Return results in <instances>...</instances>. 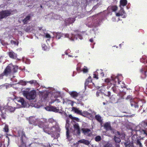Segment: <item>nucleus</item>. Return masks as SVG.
<instances>
[{
	"label": "nucleus",
	"mask_w": 147,
	"mask_h": 147,
	"mask_svg": "<svg viewBox=\"0 0 147 147\" xmlns=\"http://www.w3.org/2000/svg\"><path fill=\"white\" fill-rule=\"evenodd\" d=\"M18 134L19 136H20V141L18 143L19 147H31V144L28 143V139L23 130L19 131Z\"/></svg>",
	"instance_id": "f257e3e1"
},
{
	"label": "nucleus",
	"mask_w": 147,
	"mask_h": 147,
	"mask_svg": "<svg viewBox=\"0 0 147 147\" xmlns=\"http://www.w3.org/2000/svg\"><path fill=\"white\" fill-rule=\"evenodd\" d=\"M18 68L16 66L10 64L6 67L3 72L5 76H7L9 75L10 74L12 71L13 73L16 72Z\"/></svg>",
	"instance_id": "f03ea898"
},
{
	"label": "nucleus",
	"mask_w": 147,
	"mask_h": 147,
	"mask_svg": "<svg viewBox=\"0 0 147 147\" xmlns=\"http://www.w3.org/2000/svg\"><path fill=\"white\" fill-rule=\"evenodd\" d=\"M28 121L30 124L35 126L38 125L40 128H42V125H44V122L40 121L38 119H36L34 117L31 116L29 117Z\"/></svg>",
	"instance_id": "7ed1b4c3"
},
{
	"label": "nucleus",
	"mask_w": 147,
	"mask_h": 147,
	"mask_svg": "<svg viewBox=\"0 0 147 147\" xmlns=\"http://www.w3.org/2000/svg\"><path fill=\"white\" fill-rule=\"evenodd\" d=\"M25 94L26 98L30 100H34L36 96V92L34 90L30 92H26Z\"/></svg>",
	"instance_id": "20e7f679"
},
{
	"label": "nucleus",
	"mask_w": 147,
	"mask_h": 147,
	"mask_svg": "<svg viewBox=\"0 0 147 147\" xmlns=\"http://www.w3.org/2000/svg\"><path fill=\"white\" fill-rule=\"evenodd\" d=\"M12 11L10 10H2L0 11V19H2L10 16Z\"/></svg>",
	"instance_id": "39448f33"
},
{
	"label": "nucleus",
	"mask_w": 147,
	"mask_h": 147,
	"mask_svg": "<svg viewBox=\"0 0 147 147\" xmlns=\"http://www.w3.org/2000/svg\"><path fill=\"white\" fill-rule=\"evenodd\" d=\"M111 81H114L115 83H116L117 82V81L118 84H120L121 82V81H119L118 77L117 76L116 77L112 76L111 79L107 78L105 80V82L107 83L108 84L112 85V83L111 82Z\"/></svg>",
	"instance_id": "423d86ee"
},
{
	"label": "nucleus",
	"mask_w": 147,
	"mask_h": 147,
	"mask_svg": "<svg viewBox=\"0 0 147 147\" xmlns=\"http://www.w3.org/2000/svg\"><path fill=\"white\" fill-rule=\"evenodd\" d=\"M42 128H43L44 131L49 134H52L54 133V131L53 129V128H55L54 126L51 127V128H49L47 126L42 125Z\"/></svg>",
	"instance_id": "0eeeda50"
},
{
	"label": "nucleus",
	"mask_w": 147,
	"mask_h": 147,
	"mask_svg": "<svg viewBox=\"0 0 147 147\" xmlns=\"http://www.w3.org/2000/svg\"><path fill=\"white\" fill-rule=\"evenodd\" d=\"M120 9L119 12L116 13V16H121L123 18H125L126 17V13L124 11L123 7H120Z\"/></svg>",
	"instance_id": "6e6552de"
},
{
	"label": "nucleus",
	"mask_w": 147,
	"mask_h": 147,
	"mask_svg": "<svg viewBox=\"0 0 147 147\" xmlns=\"http://www.w3.org/2000/svg\"><path fill=\"white\" fill-rule=\"evenodd\" d=\"M82 133L84 135H87L88 136H90L92 134L90 129L88 128H82Z\"/></svg>",
	"instance_id": "1a4fd4ad"
},
{
	"label": "nucleus",
	"mask_w": 147,
	"mask_h": 147,
	"mask_svg": "<svg viewBox=\"0 0 147 147\" xmlns=\"http://www.w3.org/2000/svg\"><path fill=\"white\" fill-rule=\"evenodd\" d=\"M8 55L10 58L13 59H16L17 58V54L11 51L8 53Z\"/></svg>",
	"instance_id": "9d476101"
},
{
	"label": "nucleus",
	"mask_w": 147,
	"mask_h": 147,
	"mask_svg": "<svg viewBox=\"0 0 147 147\" xmlns=\"http://www.w3.org/2000/svg\"><path fill=\"white\" fill-rule=\"evenodd\" d=\"M79 143H82L85 145H88L90 144L89 141L84 139H82L78 140L77 142V144H79Z\"/></svg>",
	"instance_id": "9b49d317"
},
{
	"label": "nucleus",
	"mask_w": 147,
	"mask_h": 147,
	"mask_svg": "<svg viewBox=\"0 0 147 147\" xmlns=\"http://www.w3.org/2000/svg\"><path fill=\"white\" fill-rule=\"evenodd\" d=\"M75 20V18H69L67 20H66L65 22L66 25H67L73 23Z\"/></svg>",
	"instance_id": "f8f14e48"
},
{
	"label": "nucleus",
	"mask_w": 147,
	"mask_h": 147,
	"mask_svg": "<svg viewBox=\"0 0 147 147\" xmlns=\"http://www.w3.org/2000/svg\"><path fill=\"white\" fill-rule=\"evenodd\" d=\"M31 18V17L29 15L26 16L24 19L22 20L23 24L24 25L27 24L30 20Z\"/></svg>",
	"instance_id": "ddd939ff"
},
{
	"label": "nucleus",
	"mask_w": 147,
	"mask_h": 147,
	"mask_svg": "<svg viewBox=\"0 0 147 147\" xmlns=\"http://www.w3.org/2000/svg\"><path fill=\"white\" fill-rule=\"evenodd\" d=\"M49 111H52L55 112H58L59 111V109H57L56 107L54 106H51L49 107Z\"/></svg>",
	"instance_id": "4468645a"
},
{
	"label": "nucleus",
	"mask_w": 147,
	"mask_h": 147,
	"mask_svg": "<svg viewBox=\"0 0 147 147\" xmlns=\"http://www.w3.org/2000/svg\"><path fill=\"white\" fill-rule=\"evenodd\" d=\"M118 136L121 139H124L125 138V134L124 133H120L119 131H117V133H116Z\"/></svg>",
	"instance_id": "2eb2a0df"
},
{
	"label": "nucleus",
	"mask_w": 147,
	"mask_h": 147,
	"mask_svg": "<svg viewBox=\"0 0 147 147\" xmlns=\"http://www.w3.org/2000/svg\"><path fill=\"white\" fill-rule=\"evenodd\" d=\"M147 71L145 70V69H142L140 70V72L141 74V77L142 78H144L147 76L146 72Z\"/></svg>",
	"instance_id": "dca6fc26"
},
{
	"label": "nucleus",
	"mask_w": 147,
	"mask_h": 147,
	"mask_svg": "<svg viewBox=\"0 0 147 147\" xmlns=\"http://www.w3.org/2000/svg\"><path fill=\"white\" fill-rule=\"evenodd\" d=\"M127 4V0H120L119 7H123V6H126Z\"/></svg>",
	"instance_id": "f3484780"
},
{
	"label": "nucleus",
	"mask_w": 147,
	"mask_h": 147,
	"mask_svg": "<svg viewBox=\"0 0 147 147\" xmlns=\"http://www.w3.org/2000/svg\"><path fill=\"white\" fill-rule=\"evenodd\" d=\"M74 128L75 130H77V133L79 135L80 134V129L78 123L74 124Z\"/></svg>",
	"instance_id": "a211bd4d"
},
{
	"label": "nucleus",
	"mask_w": 147,
	"mask_h": 147,
	"mask_svg": "<svg viewBox=\"0 0 147 147\" xmlns=\"http://www.w3.org/2000/svg\"><path fill=\"white\" fill-rule=\"evenodd\" d=\"M92 80L91 78V77L90 76H89L88 78L86 79V81L85 82L84 85L85 87H86L87 86L88 84L92 82Z\"/></svg>",
	"instance_id": "6ab92c4d"
},
{
	"label": "nucleus",
	"mask_w": 147,
	"mask_h": 147,
	"mask_svg": "<svg viewBox=\"0 0 147 147\" xmlns=\"http://www.w3.org/2000/svg\"><path fill=\"white\" fill-rule=\"evenodd\" d=\"M72 110L74 111L75 113L82 115V113L81 110H79L78 109L73 107L72 108Z\"/></svg>",
	"instance_id": "aec40b11"
},
{
	"label": "nucleus",
	"mask_w": 147,
	"mask_h": 147,
	"mask_svg": "<svg viewBox=\"0 0 147 147\" xmlns=\"http://www.w3.org/2000/svg\"><path fill=\"white\" fill-rule=\"evenodd\" d=\"M113 139L115 143H120L121 140L120 138L118 136V135L115 134L114 136Z\"/></svg>",
	"instance_id": "412c9836"
},
{
	"label": "nucleus",
	"mask_w": 147,
	"mask_h": 147,
	"mask_svg": "<svg viewBox=\"0 0 147 147\" xmlns=\"http://www.w3.org/2000/svg\"><path fill=\"white\" fill-rule=\"evenodd\" d=\"M139 102L136 103L134 101H132L131 102V107H134L135 108H138V103Z\"/></svg>",
	"instance_id": "4be33fe9"
},
{
	"label": "nucleus",
	"mask_w": 147,
	"mask_h": 147,
	"mask_svg": "<svg viewBox=\"0 0 147 147\" xmlns=\"http://www.w3.org/2000/svg\"><path fill=\"white\" fill-rule=\"evenodd\" d=\"M18 102H20L22 105H24L25 102L24 98L21 97H18L16 99Z\"/></svg>",
	"instance_id": "5701e85b"
},
{
	"label": "nucleus",
	"mask_w": 147,
	"mask_h": 147,
	"mask_svg": "<svg viewBox=\"0 0 147 147\" xmlns=\"http://www.w3.org/2000/svg\"><path fill=\"white\" fill-rule=\"evenodd\" d=\"M70 94L72 97L74 98H76L78 97L79 95V93H78L76 91L71 92Z\"/></svg>",
	"instance_id": "b1692460"
},
{
	"label": "nucleus",
	"mask_w": 147,
	"mask_h": 147,
	"mask_svg": "<svg viewBox=\"0 0 147 147\" xmlns=\"http://www.w3.org/2000/svg\"><path fill=\"white\" fill-rule=\"evenodd\" d=\"M27 82L31 84H33L34 86H38L39 85L37 82L36 80H32L29 81Z\"/></svg>",
	"instance_id": "393cba45"
},
{
	"label": "nucleus",
	"mask_w": 147,
	"mask_h": 147,
	"mask_svg": "<svg viewBox=\"0 0 147 147\" xmlns=\"http://www.w3.org/2000/svg\"><path fill=\"white\" fill-rule=\"evenodd\" d=\"M103 145L104 147H112V145L109 142H105Z\"/></svg>",
	"instance_id": "a878e982"
},
{
	"label": "nucleus",
	"mask_w": 147,
	"mask_h": 147,
	"mask_svg": "<svg viewBox=\"0 0 147 147\" xmlns=\"http://www.w3.org/2000/svg\"><path fill=\"white\" fill-rule=\"evenodd\" d=\"M105 128L107 130H111V127L110 124L108 123H106L104 124Z\"/></svg>",
	"instance_id": "bb28decb"
},
{
	"label": "nucleus",
	"mask_w": 147,
	"mask_h": 147,
	"mask_svg": "<svg viewBox=\"0 0 147 147\" xmlns=\"http://www.w3.org/2000/svg\"><path fill=\"white\" fill-rule=\"evenodd\" d=\"M110 100L112 103L115 102L116 101V96L115 95H113L109 97Z\"/></svg>",
	"instance_id": "cd10ccee"
},
{
	"label": "nucleus",
	"mask_w": 147,
	"mask_h": 147,
	"mask_svg": "<svg viewBox=\"0 0 147 147\" xmlns=\"http://www.w3.org/2000/svg\"><path fill=\"white\" fill-rule=\"evenodd\" d=\"M95 118L100 123H101L102 122L101 117L99 115H96L95 116Z\"/></svg>",
	"instance_id": "c85d7f7f"
},
{
	"label": "nucleus",
	"mask_w": 147,
	"mask_h": 147,
	"mask_svg": "<svg viewBox=\"0 0 147 147\" xmlns=\"http://www.w3.org/2000/svg\"><path fill=\"white\" fill-rule=\"evenodd\" d=\"M100 22V20L99 19H98L94 21V27L98 26L99 25Z\"/></svg>",
	"instance_id": "c756f323"
},
{
	"label": "nucleus",
	"mask_w": 147,
	"mask_h": 147,
	"mask_svg": "<svg viewBox=\"0 0 147 147\" xmlns=\"http://www.w3.org/2000/svg\"><path fill=\"white\" fill-rule=\"evenodd\" d=\"M140 131L141 134L144 135L145 136H147V130L143 129H140Z\"/></svg>",
	"instance_id": "7c9ffc66"
},
{
	"label": "nucleus",
	"mask_w": 147,
	"mask_h": 147,
	"mask_svg": "<svg viewBox=\"0 0 147 147\" xmlns=\"http://www.w3.org/2000/svg\"><path fill=\"white\" fill-rule=\"evenodd\" d=\"M95 140L97 142H99L101 140V138L100 136H96L94 138Z\"/></svg>",
	"instance_id": "2f4dec72"
},
{
	"label": "nucleus",
	"mask_w": 147,
	"mask_h": 147,
	"mask_svg": "<svg viewBox=\"0 0 147 147\" xmlns=\"http://www.w3.org/2000/svg\"><path fill=\"white\" fill-rule=\"evenodd\" d=\"M111 10L113 11H115L118 9L116 5L112 6L111 7Z\"/></svg>",
	"instance_id": "473e14b6"
},
{
	"label": "nucleus",
	"mask_w": 147,
	"mask_h": 147,
	"mask_svg": "<svg viewBox=\"0 0 147 147\" xmlns=\"http://www.w3.org/2000/svg\"><path fill=\"white\" fill-rule=\"evenodd\" d=\"M136 144L137 145H139V147H142V145L139 140L138 139L137 140Z\"/></svg>",
	"instance_id": "72a5a7b5"
},
{
	"label": "nucleus",
	"mask_w": 147,
	"mask_h": 147,
	"mask_svg": "<svg viewBox=\"0 0 147 147\" xmlns=\"http://www.w3.org/2000/svg\"><path fill=\"white\" fill-rule=\"evenodd\" d=\"M124 145L125 147H130L131 146V144L129 142H125L124 143Z\"/></svg>",
	"instance_id": "f704fd0d"
},
{
	"label": "nucleus",
	"mask_w": 147,
	"mask_h": 147,
	"mask_svg": "<svg viewBox=\"0 0 147 147\" xmlns=\"http://www.w3.org/2000/svg\"><path fill=\"white\" fill-rule=\"evenodd\" d=\"M4 131L6 132H8L9 131L8 126L7 125H5L4 128Z\"/></svg>",
	"instance_id": "c9c22d12"
},
{
	"label": "nucleus",
	"mask_w": 147,
	"mask_h": 147,
	"mask_svg": "<svg viewBox=\"0 0 147 147\" xmlns=\"http://www.w3.org/2000/svg\"><path fill=\"white\" fill-rule=\"evenodd\" d=\"M15 108H13L12 107H9L8 108V110L10 112H13L15 110Z\"/></svg>",
	"instance_id": "e433bc0d"
},
{
	"label": "nucleus",
	"mask_w": 147,
	"mask_h": 147,
	"mask_svg": "<svg viewBox=\"0 0 147 147\" xmlns=\"http://www.w3.org/2000/svg\"><path fill=\"white\" fill-rule=\"evenodd\" d=\"M82 71L84 73H86L88 72V69L86 67L84 66L82 69Z\"/></svg>",
	"instance_id": "4c0bfd02"
},
{
	"label": "nucleus",
	"mask_w": 147,
	"mask_h": 147,
	"mask_svg": "<svg viewBox=\"0 0 147 147\" xmlns=\"http://www.w3.org/2000/svg\"><path fill=\"white\" fill-rule=\"evenodd\" d=\"M1 117L3 119H5L6 117V115L5 113H3V112H1Z\"/></svg>",
	"instance_id": "58836bf2"
},
{
	"label": "nucleus",
	"mask_w": 147,
	"mask_h": 147,
	"mask_svg": "<svg viewBox=\"0 0 147 147\" xmlns=\"http://www.w3.org/2000/svg\"><path fill=\"white\" fill-rule=\"evenodd\" d=\"M27 83H28L27 82L24 81L23 80H22L20 82L21 85L23 86L26 85Z\"/></svg>",
	"instance_id": "ea45409f"
},
{
	"label": "nucleus",
	"mask_w": 147,
	"mask_h": 147,
	"mask_svg": "<svg viewBox=\"0 0 147 147\" xmlns=\"http://www.w3.org/2000/svg\"><path fill=\"white\" fill-rule=\"evenodd\" d=\"M48 121L49 123H53L54 122V120L53 119L51 118L49 119Z\"/></svg>",
	"instance_id": "a19ab883"
},
{
	"label": "nucleus",
	"mask_w": 147,
	"mask_h": 147,
	"mask_svg": "<svg viewBox=\"0 0 147 147\" xmlns=\"http://www.w3.org/2000/svg\"><path fill=\"white\" fill-rule=\"evenodd\" d=\"M120 143H115V147H120Z\"/></svg>",
	"instance_id": "79ce46f5"
},
{
	"label": "nucleus",
	"mask_w": 147,
	"mask_h": 147,
	"mask_svg": "<svg viewBox=\"0 0 147 147\" xmlns=\"http://www.w3.org/2000/svg\"><path fill=\"white\" fill-rule=\"evenodd\" d=\"M5 76V74L4 73V72L0 74V79H2L3 78V77L4 76Z\"/></svg>",
	"instance_id": "37998d69"
},
{
	"label": "nucleus",
	"mask_w": 147,
	"mask_h": 147,
	"mask_svg": "<svg viewBox=\"0 0 147 147\" xmlns=\"http://www.w3.org/2000/svg\"><path fill=\"white\" fill-rule=\"evenodd\" d=\"M93 78L96 79H98V75L96 74H93Z\"/></svg>",
	"instance_id": "c03bdc74"
},
{
	"label": "nucleus",
	"mask_w": 147,
	"mask_h": 147,
	"mask_svg": "<svg viewBox=\"0 0 147 147\" xmlns=\"http://www.w3.org/2000/svg\"><path fill=\"white\" fill-rule=\"evenodd\" d=\"M73 120H76L78 122L80 120L78 118L74 117Z\"/></svg>",
	"instance_id": "a18cd8bd"
},
{
	"label": "nucleus",
	"mask_w": 147,
	"mask_h": 147,
	"mask_svg": "<svg viewBox=\"0 0 147 147\" xmlns=\"http://www.w3.org/2000/svg\"><path fill=\"white\" fill-rule=\"evenodd\" d=\"M11 43L12 44H13L14 45H16V42L13 40H11Z\"/></svg>",
	"instance_id": "49530a36"
},
{
	"label": "nucleus",
	"mask_w": 147,
	"mask_h": 147,
	"mask_svg": "<svg viewBox=\"0 0 147 147\" xmlns=\"http://www.w3.org/2000/svg\"><path fill=\"white\" fill-rule=\"evenodd\" d=\"M111 88L114 92H116V88L115 87H112Z\"/></svg>",
	"instance_id": "de8ad7c7"
},
{
	"label": "nucleus",
	"mask_w": 147,
	"mask_h": 147,
	"mask_svg": "<svg viewBox=\"0 0 147 147\" xmlns=\"http://www.w3.org/2000/svg\"><path fill=\"white\" fill-rule=\"evenodd\" d=\"M111 92L109 91L107 93V96H108L109 97H110L111 96Z\"/></svg>",
	"instance_id": "09e8293b"
},
{
	"label": "nucleus",
	"mask_w": 147,
	"mask_h": 147,
	"mask_svg": "<svg viewBox=\"0 0 147 147\" xmlns=\"http://www.w3.org/2000/svg\"><path fill=\"white\" fill-rule=\"evenodd\" d=\"M45 36H46V37L47 38H51L50 35V34H46Z\"/></svg>",
	"instance_id": "8fccbe9b"
},
{
	"label": "nucleus",
	"mask_w": 147,
	"mask_h": 147,
	"mask_svg": "<svg viewBox=\"0 0 147 147\" xmlns=\"http://www.w3.org/2000/svg\"><path fill=\"white\" fill-rule=\"evenodd\" d=\"M100 94H101L100 92L97 91L96 93V96L97 97H98L99 96Z\"/></svg>",
	"instance_id": "3c124183"
},
{
	"label": "nucleus",
	"mask_w": 147,
	"mask_h": 147,
	"mask_svg": "<svg viewBox=\"0 0 147 147\" xmlns=\"http://www.w3.org/2000/svg\"><path fill=\"white\" fill-rule=\"evenodd\" d=\"M69 117L71 119H73V118H74V117H73L72 116V115L71 114L69 115Z\"/></svg>",
	"instance_id": "603ef678"
},
{
	"label": "nucleus",
	"mask_w": 147,
	"mask_h": 147,
	"mask_svg": "<svg viewBox=\"0 0 147 147\" xmlns=\"http://www.w3.org/2000/svg\"><path fill=\"white\" fill-rule=\"evenodd\" d=\"M66 135L67 137L69 136V132L68 130H67L66 131Z\"/></svg>",
	"instance_id": "864d4df0"
},
{
	"label": "nucleus",
	"mask_w": 147,
	"mask_h": 147,
	"mask_svg": "<svg viewBox=\"0 0 147 147\" xmlns=\"http://www.w3.org/2000/svg\"><path fill=\"white\" fill-rule=\"evenodd\" d=\"M113 3H114L115 4H116L117 3V0H113Z\"/></svg>",
	"instance_id": "5fc2aeb1"
},
{
	"label": "nucleus",
	"mask_w": 147,
	"mask_h": 147,
	"mask_svg": "<svg viewBox=\"0 0 147 147\" xmlns=\"http://www.w3.org/2000/svg\"><path fill=\"white\" fill-rule=\"evenodd\" d=\"M76 69L77 71H80V67H78L76 68Z\"/></svg>",
	"instance_id": "6e6d98bb"
},
{
	"label": "nucleus",
	"mask_w": 147,
	"mask_h": 147,
	"mask_svg": "<svg viewBox=\"0 0 147 147\" xmlns=\"http://www.w3.org/2000/svg\"><path fill=\"white\" fill-rule=\"evenodd\" d=\"M84 114L86 115H89V113H88L87 111H84Z\"/></svg>",
	"instance_id": "4d7b16f0"
},
{
	"label": "nucleus",
	"mask_w": 147,
	"mask_h": 147,
	"mask_svg": "<svg viewBox=\"0 0 147 147\" xmlns=\"http://www.w3.org/2000/svg\"><path fill=\"white\" fill-rule=\"evenodd\" d=\"M91 42H93V38H91L89 40Z\"/></svg>",
	"instance_id": "13d9d810"
},
{
	"label": "nucleus",
	"mask_w": 147,
	"mask_h": 147,
	"mask_svg": "<svg viewBox=\"0 0 147 147\" xmlns=\"http://www.w3.org/2000/svg\"><path fill=\"white\" fill-rule=\"evenodd\" d=\"M4 6H5L4 5H0V7H1V8L4 7Z\"/></svg>",
	"instance_id": "bf43d9fd"
},
{
	"label": "nucleus",
	"mask_w": 147,
	"mask_h": 147,
	"mask_svg": "<svg viewBox=\"0 0 147 147\" xmlns=\"http://www.w3.org/2000/svg\"><path fill=\"white\" fill-rule=\"evenodd\" d=\"M144 124L146 126H147V121H144Z\"/></svg>",
	"instance_id": "052dcab7"
},
{
	"label": "nucleus",
	"mask_w": 147,
	"mask_h": 147,
	"mask_svg": "<svg viewBox=\"0 0 147 147\" xmlns=\"http://www.w3.org/2000/svg\"><path fill=\"white\" fill-rule=\"evenodd\" d=\"M91 1H96V2L98 1L99 0H90Z\"/></svg>",
	"instance_id": "680f3d73"
},
{
	"label": "nucleus",
	"mask_w": 147,
	"mask_h": 147,
	"mask_svg": "<svg viewBox=\"0 0 147 147\" xmlns=\"http://www.w3.org/2000/svg\"><path fill=\"white\" fill-rule=\"evenodd\" d=\"M2 146V144L0 142V147H1Z\"/></svg>",
	"instance_id": "e2e57ef3"
},
{
	"label": "nucleus",
	"mask_w": 147,
	"mask_h": 147,
	"mask_svg": "<svg viewBox=\"0 0 147 147\" xmlns=\"http://www.w3.org/2000/svg\"><path fill=\"white\" fill-rule=\"evenodd\" d=\"M101 74H102V76H104V74L103 73V72L102 73H101Z\"/></svg>",
	"instance_id": "0e129e2a"
},
{
	"label": "nucleus",
	"mask_w": 147,
	"mask_h": 147,
	"mask_svg": "<svg viewBox=\"0 0 147 147\" xmlns=\"http://www.w3.org/2000/svg\"><path fill=\"white\" fill-rule=\"evenodd\" d=\"M103 105H105L106 104V103L105 102H103Z\"/></svg>",
	"instance_id": "69168bd1"
},
{
	"label": "nucleus",
	"mask_w": 147,
	"mask_h": 147,
	"mask_svg": "<svg viewBox=\"0 0 147 147\" xmlns=\"http://www.w3.org/2000/svg\"><path fill=\"white\" fill-rule=\"evenodd\" d=\"M46 96L45 97V98H46L47 97V96H48V95L47 94H46Z\"/></svg>",
	"instance_id": "338daca9"
},
{
	"label": "nucleus",
	"mask_w": 147,
	"mask_h": 147,
	"mask_svg": "<svg viewBox=\"0 0 147 147\" xmlns=\"http://www.w3.org/2000/svg\"><path fill=\"white\" fill-rule=\"evenodd\" d=\"M59 135H60L59 134H58L57 135V136H59Z\"/></svg>",
	"instance_id": "774afa93"
}]
</instances>
